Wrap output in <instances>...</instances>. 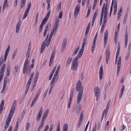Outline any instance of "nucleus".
<instances>
[{
    "instance_id": "f03ea898",
    "label": "nucleus",
    "mask_w": 131,
    "mask_h": 131,
    "mask_svg": "<svg viewBox=\"0 0 131 131\" xmlns=\"http://www.w3.org/2000/svg\"><path fill=\"white\" fill-rule=\"evenodd\" d=\"M82 55V47L80 49L79 52L77 55V57L74 58L72 61V63L71 66L72 70H77L78 67V59L81 57Z\"/></svg>"
},
{
    "instance_id": "412c9836",
    "label": "nucleus",
    "mask_w": 131,
    "mask_h": 131,
    "mask_svg": "<svg viewBox=\"0 0 131 131\" xmlns=\"http://www.w3.org/2000/svg\"><path fill=\"white\" fill-rule=\"evenodd\" d=\"M125 47L126 48L127 44V42L128 40V35L127 32V31L126 32V34L125 37Z\"/></svg>"
},
{
    "instance_id": "a211bd4d",
    "label": "nucleus",
    "mask_w": 131,
    "mask_h": 131,
    "mask_svg": "<svg viewBox=\"0 0 131 131\" xmlns=\"http://www.w3.org/2000/svg\"><path fill=\"white\" fill-rule=\"evenodd\" d=\"M10 50V46L9 45L7 47L5 52V54L4 57V61L5 62L8 54Z\"/></svg>"
},
{
    "instance_id": "58836bf2",
    "label": "nucleus",
    "mask_w": 131,
    "mask_h": 131,
    "mask_svg": "<svg viewBox=\"0 0 131 131\" xmlns=\"http://www.w3.org/2000/svg\"><path fill=\"white\" fill-rule=\"evenodd\" d=\"M41 92V89H40L38 91H37L36 96L35 97V98H36L37 99V98H38V97L39 96V95L40 94Z\"/></svg>"
},
{
    "instance_id": "0e129e2a",
    "label": "nucleus",
    "mask_w": 131,
    "mask_h": 131,
    "mask_svg": "<svg viewBox=\"0 0 131 131\" xmlns=\"http://www.w3.org/2000/svg\"><path fill=\"white\" fill-rule=\"evenodd\" d=\"M47 93H48V90H47L45 91V92H44V93L43 95V96L45 98L46 97V96Z\"/></svg>"
},
{
    "instance_id": "6e6d98bb",
    "label": "nucleus",
    "mask_w": 131,
    "mask_h": 131,
    "mask_svg": "<svg viewBox=\"0 0 131 131\" xmlns=\"http://www.w3.org/2000/svg\"><path fill=\"white\" fill-rule=\"evenodd\" d=\"M63 12L62 11H61L59 14V17L60 19H61L63 16Z\"/></svg>"
},
{
    "instance_id": "c85d7f7f",
    "label": "nucleus",
    "mask_w": 131,
    "mask_h": 131,
    "mask_svg": "<svg viewBox=\"0 0 131 131\" xmlns=\"http://www.w3.org/2000/svg\"><path fill=\"white\" fill-rule=\"evenodd\" d=\"M122 8L121 7L119 9L117 19L119 20L122 15Z\"/></svg>"
},
{
    "instance_id": "393cba45",
    "label": "nucleus",
    "mask_w": 131,
    "mask_h": 131,
    "mask_svg": "<svg viewBox=\"0 0 131 131\" xmlns=\"http://www.w3.org/2000/svg\"><path fill=\"white\" fill-rule=\"evenodd\" d=\"M4 100H2L1 102L0 105V113H2L3 109V108L4 106Z\"/></svg>"
},
{
    "instance_id": "0eeeda50",
    "label": "nucleus",
    "mask_w": 131,
    "mask_h": 131,
    "mask_svg": "<svg viewBox=\"0 0 131 131\" xmlns=\"http://www.w3.org/2000/svg\"><path fill=\"white\" fill-rule=\"evenodd\" d=\"M80 9V5L78 4L76 6L74 12V16L75 18H76L79 14Z\"/></svg>"
},
{
    "instance_id": "9b49d317",
    "label": "nucleus",
    "mask_w": 131,
    "mask_h": 131,
    "mask_svg": "<svg viewBox=\"0 0 131 131\" xmlns=\"http://www.w3.org/2000/svg\"><path fill=\"white\" fill-rule=\"evenodd\" d=\"M67 41V40L66 38L64 39L63 40L61 49V51L62 52H63L65 50L66 46Z\"/></svg>"
},
{
    "instance_id": "20e7f679",
    "label": "nucleus",
    "mask_w": 131,
    "mask_h": 131,
    "mask_svg": "<svg viewBox=\"0 0 131 131\" xmlns=\"http://www.w3.org/2000/svg\"><path fill=\"white\" fill-rule=\"evenodd\" d=\"M60 21V20L59 18L56 17L55 24L54 26V28L51 32L50 35L49 37L50 38H51L52 39V36L53 35H54L56 34L59 25Z\"/></svg>"
},
{
    "instance_id": "13d9d810",
    "label": "nucleus",
    "mask_w": 131,
    "mask_h": 131,
    "mask_svg": "<svg viewBox=\"0 0 131 131\" xmlns=\"http://www.w3.org/2000/svg\"><path fill=\"white\" fill-rule=\"evenodd\" d=\"M44 121L42 120L41 124L39 126L41 127L42 128L44 126Z\"/></svg>"
},
{
    "instance_id": "bb28decb",
    "label": "nucleus",
    "mask_w": 131,
    "mask_h": 131,
    "mask_svg": "<svg viewBox=\"0 0 131 131\" xmlns=\"http://www.w3.org/2000/svg\"><path fill=\"white\" fill-rule=\"evenodd\" d=\"M82 120V112L81 113L80 115V118L79 121V123L78 124V127H80L81 125L82 124L81 121Z\"/></svg>"
},
{
    "instance_id": "dca6fc26",
    "label": "nucleus",
    "mask_w": 131,
    "mask_h": 131,
    "mask_svg": "<svg viewBox=\"0 0 131 131\" xmlns=\"http://www.w3.org/2000/svg\"><path fill=\"white\" fill-rule=\"evenodd\" d=\"M21 23V20H19L17 24L16 30V32L17 33H18L19 31Z\"/></svg>"
},
{
    "instance_id": "603ef678",
    "label": "nucleus",
    "mask_w": 131,
    "mask_h": 131,
    "mask_svg": "<svg viewBox=\"0 0 131 131\" xmlns=\"http://www.w3.org/2000/svg\"><path fill=\"white\" fill-rule=\"evenodd\" d=\"M19 68V67L17 65L15 67L14 69L15 71H14V73L16 74V73L18 72V69Z\"/></svg>"
},
{
    "instance_id": "4c0bfd02",
    "label": "nucleus",
    "mask_w": 131,
    "mask_h": 131,
    "mask_svg": "<svg viewBox=\"0 0 131 131\" xmlns=\"http://www.w3.org/2000/svg\"><path fill=\"white\" fill-rule=\"evenodd\" d=\"M48 26H49L48 24L47 25H46V26L45 28V30L44 33L43 35V36L44 37H45L46 36V34H47V33L48 30Z\"/></svg>"
},
{
    "instance_id": "c756f323",
    "label": "nucleus",
    "mask_w": 131,
    "mask_h": 131,
    "mask_svg": "<svg viewBox=\"0 0 131 131\" xmlns=\"http://www.w3.org/2000/svg\"><path fill=\"white\" fill-rule=\"evenodd\" d=\"M97 15L96 14V13L94 14L92 19V26H93V25H94V23Z\"/></svg>"
},
{
    "instance_id": "49530a36",
    "label": "nucleus",
    "mask_w": 131,
    "mask_h": 131,
    "mask_svg": "<svg viewBox=\"0 0 131 131\" xmlns=\"http://www.w3.org/2000/svg\"><path fill=\"white\" fill-rule=\"evenodd\" d=\"M51 13V10H49L45 17L48 19Z\"/></svg>"
},
{
    "instance_id": "b1692460",
    "label": "nucleus",
    "mask_w": 131,
    "mask_h": 131,
    "mask_svg": "<svg viewBox=\"0 0 131 131\" xmlns=\"http://www.w3.org/2000/svg\"><path fill=\"white\" fill-rule=\"evenodd\" d=\"M26 1H25L21 0L20 7L21 9L25 7L26 5Z\"/></svg>"
},
{
    "instance_id": "09e8293b",
    "label": "nucleus",
    "mask_w": 131,
    "mask_h": 131,
    "mask_svg": "<svg viewBox=\"0 0 131 131\" xmlns=\"http://www.w3.org/2000/svg\"><path fill=\"white\" fill-rule=\"evenodd\" d=\"M31 70V68L29 66L28 69H27V70L26 72H27V74H28L30 73Z\"/></svg>"
},
{
    "instance_id": "f257e3e1",
    "label": "nucleus",
    "mask_w": 131,
    "mask_h": 131,
    "mask_svg": "<svg viewBox=\"0 0 131 131\" xmlns=\"http://www.w3.org/2000/svg\"><path fill=\"white\" fill-rule=\"evenodd\" d=\"M81 84V81L79 80L78 81L76 84V90L77 91H80L78 95L77 103L78 104V105L77 107V109L76 110L77 113L78 115L79 114L81 110V106L79 104L81 100L82 97V91H81L82 89V86Z\"/></svg>"
},
{
    "instance_id": "a18cd8bd",
    "label": "nucleus",
    "mask_w": 131,
    "mask_h": 131,
    "mask_svg": "<svg viewBox=\"0 0 131 131\" xmlns=\"http://www.w3.org/2000/svg\"><path fill=\"white\" fill-rule=\"evenodd\" d=\"M79 49V47H77V48L75 49L73 54V55L74 56L75 54H76Z\"/></svg>"
},
{
    "instance_id": "f704fd0d",
    "label": "nucleus",
    "mask_w": 131,
    "mask_h": 131,
    "mask_svg": "<svg viewBox=\"0 0 131 131\" xmlns=\"http://www.w3.org/2000/svg\"><path fill=\"white\" fill-rule=\"evenodd\" d=\"M18 122H19L18 121V120H17V122L16 123L15 127V128H14V129L13 130H15L16 131H17L18 129L19 126V125L18 124Z\"/></svg>"
},
{
    "instance_id": "aec40b11",
    "label": "nucleus",
    "mask_w": 131,
    "mask_h": 131,
    "mask_svg": "<svg viewBox=\"0 0 131 131\" xmlns=\"http://www.w3.org/2000/svg\"><path fill=\"white\" fill-rule=\"evenodd\" d=\"M7 0H5L3 5V7L2 8L3 11H4L5 8H7L8 7L9 5L7 4Z\"/></svg>"
},
{
    "instance_id": "2eb2a0df",
    "label": "nucleus",
    "mask_w": 131,
    "mask_h": 131,
    "mask_svg": "<svg viewBox=\"0 0 131 131\" xmlns=\"http://www.w3.org/2000/svg\"><path fill=\"white\" fill-rule=\"evenodd\" d=\"M49 112V110L48 109H47L46 111H45V112L44 113L42 117V120H43V121H45L46 119V118L48 115V114Z\"/></svg>"
},
{
    "instance_id": "680f3d73",
    "label": "nucleus",
    "mask_w": 131,
    "mask_h": 131,
    "mask_svg": "<svg viewBox=\"0 0 131 131\" xmlns=\"http://www.w3.org/2000/svg\"><path fill=\"white\" fill-rule=\"evenodd\" d=\"M17 50H16L14 52V53H13V56L12 57V59H14V58L15 57L16 54V53H17Z\"/></svg>"
},
{
    "instance_id": "72a5a7b5",
    "label": "nucleus",
    "mask_w": 131,
    "mask_h": 131,
    "mask_svg": "<svg viewBox=\"0 0 131 131\" xmlns=\"http://www.w3.org/2000/svg\"><path fill=\"white\" fill-rule=\"evenodd\" d=\"M113 2H114V0H112V4H111V8H110V16L111 14L112 13V10L113 9Z\"/></svg>"
},
{
    "instance_id": "864d4df0",
    "label": "nucleus",
    "mask_w": 131,
    "mask_h": 131,
    "mask_svg": "<svg viewBox=\"0 0 131 131\" xmlns=\"http://www.w3.org/2000/svg\"><path fill=\"white\" fill-rule=\"evenodd\" d=\"M58 76H53V78L52 79L54 80L55 81V82H56L58 80Z\"/></svg>"
},
{
    "instance_id": "c9c22d12",
    "label": "nucleus",
    "mask_w": 131,
    "mask_h": 131,
    "mask_svg": "<svg viewBox=\"0 0 131 131\" xmlns=\"http://www.w3.org/2000/svg\"><path fill=\"white\" fill-rule=\"evenodd\" d=\"M48 19L45 17L42 20V23L41 25L43 26L46 23Z\"/></svg>"
},
{
    "instance_id": "e2e57ef3",
    "label": "nucleus",
    "mask_w": 131,
    "mask_h": 131,
    "mask_svg": "<svg viewBox=\"0 0 131 131\" xmlns=\"http://www.w3.org/2000/svg\"><path fill=\"white\" fill-rule=\"evenodd\" d=\"M28 13H26V12H25V13L24 14V16L23 17V19H24L26 17H27V15Z\"/></svg>"
},
{
    "instance_id": "a19ab883",
    "label": "nucleus",
    "mask_w": 131,
    "mask_h": 131,
    "mask_svg": "<svg viewBox=\"0 0 131 131\" xmlns=\"http://www.w3.org/2000/svg\"><path fill=\"white\" fill-rule=\"evenodd\" d=\"M68 128V125L67 124H65L63 126V131H67Z\"/></svg>"
},
{
    "instance_id": "338daca9",
    "label": "nucleus",
    "mask_w": 131,
    "mask_h": 131,
    "mask_svg": "<svg viewBox=\"0 0 131 131\" xmlns=\"http://www.w3.org/2000/svg\"><path fill=\"white\" fill-rule=\"evenodd\" d=\"M90 29H87L86 28V29L85 31V35H86V36H87V35H88V33L89 32Z\"/></svg>"
},
{
    "instance_id": "6e6552de",
    "label": "nucleus",
    "mask_w": 131,
    "mask_h": 131,
    "mask_svg": "<svg viewBox=\"0 0 131 131\" xmlns=\"http://www.w3.org/2000/svg\"><path fill=\"white\" fill-rule=\"evenodd\" d=\"M108 37V31L107 30H106L104 33V44L105 47L106 45L107 42Z\"/></svg>"
},
{
    "instance_id": "de8ad7c7",
    "label": "nucleus",
    "mask_w": 131,
    "mask_h": 131,
    "mask_svg": "<svg viewBox=\"0 0 131 131\" xmlns=\"http://www.w3.org/2000/svg\"><path fill=\"white\" fill-rule=\"evenodd\" d=\"M31 83H30V82H28L27 83V88L26 89V90H27L28 91L29 89V88L30 87V86L31 84Z\"/></svg>"
},
{
    "instance_id": "e433bc0d",
    "label": "nucleus",
    "mask_w": 131,
    "mask_h": 131,
    "mask_svg": "<svg viewBox=\"0 0 131 131\" xmlns=\"http://www.w3.org/2000/svg\"><path fill=\"white\" fill-rule=\"evenodd\" d=\"M55 53H55V51H53L51 55V56L50 57V60H54V56L55 54Z\"/></svg>"
},
{
    "instance_id": "4468645a",
    "label": "nucleus",
    "mask_w": 131,
    "mask_h": 131,
    "mask_svg": "<svg viewBox=\"0 0 131 131\" xmlns=\"http://www.w3.org/2000/svg\"><path fill=\"white\" fill-rule=\"evenodd\" d=\"M105 5V3H104V5L102 8V12L101 14V17L100 20V25H101L102 22L103 16L104 13V7Z\"/></svg>"
},
{
    "instance_id": "5fc2aeb1",
    "label": "nucleus",
    "mask_w": 131,
    "mask_h": 131,
    "mask_svg": "<svg viewBox=\"0 0 131 131\" xmlns=\"http://www.w3.org/2000/svg\"><path fill=\"white\" fill-rule=\"evenodd\" d=\"M128 17H125L124 16L123 21V24H125L126 23V21Z\"/></svg>"
},
{
    "instance_id": "cd10ccee",
    "label": "nucleus",
    "mask_w": 131,
    "mask_h": 131,
    "mask_svg": "<svg viewBox=\"0 0 131 131\" xmlns=\"http://www.w3.org/2000/svg\"><path fill=\"white\" fill-rule=\"evenodd\" d=\"M104 13L105 14L104 17L103 22L106 23L107 17V12L104 11Z\"/></svg>"
},
{
    "instance_id": "37998d69",
    "label": "nucleus",
    "mask_w": 131,
    "mask_h": 131,
    "mask_svg": "<svg viewBox=\"0 0 131 131\" xmlns=\"http://www.w3.org/2000/svg\"><path fill=\"white\" fill-rule=\"evenodd\" d=\"M30 127V124L29 122H27L26 125V128L27 131H28Z\"/></svg>"
},
{
    "instance_id": "1a4fd4ad",
    "label": "nucleus",
    "mask_w": 131,
    "mask_h": 131,
    "mask_svg": "<svg viewBox=\"0 0 131 131\" xmlns=\"http://www.w3.org/2000/svg\"><path fill=\"white\" fill-rule=\"evenodd\" d=\"M110 49L109 48H107V49L106 50L105 52V60L107 64H108V61L109 59H110Z\"/></svg>"
},
{
    "instance_id": "a878e982",
    "label": "nucleus",
    "mask_w": 131,
    "mask_h": 131,
    "mask_svg": "<svg viewBox=\"0 0 131 131\" xmlns=\"http://www.w3.org/2000/svg\"><path fill=\"white\" fill-rule=\"evenodd\" d=\"M113 4L114 5V11H116L117 9V4L116 0H115L114 1Z\"/></svg>"
},
{
    "instance_id": "3c124183",
    "label": "nucleus",
    "mask_w": 131,
    "mask_h": 131,
    "mask_svg": "<svg viewBox=\"0 0 131 131\" xmlns=\"http://www.w3.org/2000/svg\"><path fill=\"white\" fill-rule=\"evenodd\" d=\"M61 2H60L58 5L57 9L58 10H60L61 9Z\"/></svg>"
},
{
    "instance_id": "69168bd1",
    "label": "nucleus",
    "mask_w": 131,
    "mask_h": 131,
    "mask_svg": "<svg viewBox=\"0 0 131 131\" xmlns=\"http://www.w3.org/2000/svg\"><path fill=\"white\" fill-rule=\"evenodd\" d=\"M18 0H15V2L14 3V5L15 7H16L17 6V4Z\"/></svg>"
},
{
    "instance_id": "6ab92c4d",
    "label": "nucleus",
    "mask_w": 131,
    "mask_h": 131,
    "mask_svg": "<svg viewBox=\"0 0 131 131\" xmlns=\"http://www.w3.org/2000/svg\"><path fill=\"white\" fill-rule=\"evenodd\" d=\"M87 38V36H85L84 37L83 42L82 43V54L83 53V51L84 49V47L86 44V40Z\"/></svg>"
},
{
    "instance_id": "7c9ffc66",
    "label": "nucleus",
    "mask_w": 131,
    "mask_h": 131,
    "mask_svg": "<svg viewBox=\"0 0 131 131\" xmlns=\"http://www.w3.org/2000/svg\"><path fill=\"white\" fill-rule=\"evenodd\" d=\"M72 60V58L71 57H69L67 61V65L66 67L68 66L71 63Z\"/></svg>"
},
{
    "instance_id": "f3484780",
    "label": "nucleus",
    "mask_w": 131,
    "mask_h": 131,
    "mask_svg": "<svg viewBox=\"0 0 131 131\" xmlns=\"http://www.w3.org/2000/svg\"><path fill=\"white\" fill-rule=\"evenodd\" d=\"M11 119H11L7 118L6 120V124L5 125L4 127L5 130L7 129V128H8L10 124V123L11 121Z\"/></svg>"
},
{
    "instance_id": "4d7b16f0",
    "label": "nucleus",
    "mask_w": 131,
    "mask_h": 131,
    "mask_svg": "<svg viewBox=\"0 0 131 131\" xmlns=\"http://www.w3.org/2000/svg\"><path fill=\"white\" fill-rule=\"evenodd\" d=\"M17 101L15 100L13 102V104L12 105V107H15V106H16V103Z\"/></svg>"
},
{
    "instance_id": "774afa93",
    "label": "nucleus",
    "mask_w": 131,
    "mask_h": 131,
    "mask_svg": "<svg viewBox=\"0 0 131 131\" xmlns=\"http://www.w3.org/2000/svg\"><path fill=\"white\" fill-rule=\"evenodd\" d=\"M58 126L57 127V130L56 131H60V124L59 123L58 124Z\"/></svg>"
},
{
    "instance_id": "9d476101",
    "label": "nucleus",
    "mask_w": 131,
    "mask_h": 131,
    "mask_svg": "<svg viewBox=\"0 0 131 131\" xmlns=\"http://www.w3.org/2000/svg\"><path fill=\"white\" fill-rule=\"evenodd\" d=\"M15 107H11L9 114L7 118L12 119L13 115L15 111Z\"/></svg>"
},
{
    "instance_id": "7ed1b4c3",
    "label": "nucleus",
    "mask_w": 131,
    "mask_h": 131,
    "mask_svg": "<svg viewBox=\"0 0 131 131\" xmlns=\"http://www.w3.org/2000/svg\"><path fill=\"white\" fill-rule=\"evenodd\" d=\"M49 34L47 35L46 39L42 43L41 48L40 52L41 53H42L43 52L46 47V46L47 47H48L50 43L51 39L49 37Z\"/></svg>"
},
{
    "instance_id": "8fccbe9b",
    "label": "nucleus",
    "mask_w": 131,
    "mask_h": 131,
    "mask_svg": "<svg viewBox=\"0 0 131 131\" xmlns=\"http://www.w3.org/2000/svg\"><path fill=\"white\" fill-rule=\"evenodd\" d=\"M54 73V72H53V71H51V72L50 73V75L49 77V80H51L52 78V77L53 74Z\"/></svg>"
},
{
    "instance_id": "ddd939ff",
    "label": "nucleus",
    "mask_w": 131,
    "mask_h": 131,
    "mask_svg": "<svg viewBox=\"0 0 131 131\" xmlns=\"http://www.w3.org/2000/svg\"><path fill=\"white\" fill-rule=\"evenodd\" d=\"M73 96V92H71L70 93L69 100L68 101V108H70V107L71 102L72 100Z\"/></svg>"
},
{
    "instance_id": "052dcab7",
    "label": "nucleus",
    "mask_w": 131,
    "mask_h": 131,
    "mask_svg": "<svg viewBox=\"0 0 131 131\" xmlns=\"http://www.w3.org/2000/svg\"><path fill=\"white\" fill-rule=\"evenodd\" d=\"M125 127L124 125H122L121 126V131H123L125 129Z\"/></svg>"
},
{
    "instance_id": "39448f33",
    "label": "nucleus",
    "mask_w": 131,
    "mask_h": 131,
    "mask_svg": "<svg viewBox=\"0 0 131 131\" xmlns=\"http://www.w3.org/2000/svg\"><path fill=\"white\" fill-rule=\"evenodd\" d=\"M30 54V51H27V52L26 57L27 59L26 60L24 65L23 73L25 74L29 66V61L28 59L29 57Z\"/></svg>"
},
{
    "instance_id": "bf43d9fd",
    "label": "nucleus",
    "mask_w": 131,
    "mask_h": 131,
    "mask_svg": "<svg viewBox=\"0 0 131 131\" xmlns=\"http://www.w3.org/2000/svg\"><path fill=\"white\" fill-rule=\"evenodd\" d=\"M109 121H107L106 122V123L105 125V130H106V129H107V127L108 125H109Z\"/></svg>"
},
{
    "instance_id": "473e14b6",
    "label": "nucleus",
    "mask_w": 131,
    "mask_h": 131,
    "mask_svg": "<svg viewBox=\"0 0 131 131\" xmlns=\"http://www.w3.org/2000/svg\"><path fill=\"white\" fill-rule=\"evenodd\" d=\"M43 110V108L42 107H41V108H40V110L39 111V112L38 114L37 115L38 116H40L41 117L42 114Z\"/></svg>"
},
{
    "instance_id": "5701e85b",
    "label": "nucleus",
    "mask_w": 131,
    "mask_h": 131,
    "mask_svg": "<svg viewBox=\"0 0 131 131\" xmlns=\"http://www.w3.org/2000/svg\"><path fill=\"white\" fill-rule=\"evenodd\" d=\"M111 100H109L108 102L107 103V106L106 108V111L105 112V115H106L107 114L109 108V107H110V103H111Z\"/></svg>"
},
{
    "instance_id": "f8f14e48",
    "label": "nucleus",
    "mask_w": 131,
    "mask_h": 131,
    "mask_svg": "<svg viewBox=\"0 0 131 131\" xmlns=\"http://www.w3.org/2000/svg\"><path fill=\"white\" fill-rule=\"evenodd\" d=\"M99 76L100 79L101 80L102 79L103 77V66L102 65L100 69Z\"/></svg>"
},
{
    "instance_id": "c03bdc74",
    "label": "nucleus",
    "mask_w": 131,
    "mask_h": 131,
    "mask_svg": "<svg viewBox=\"0 0 131 131\" xmlns=\"http://www.w3.org/2000/svg\"><path fill=\"white\" fill-rule=\"evenodd\" d=\"M9 79L6 76L5 78H4V82L7 83V82H9Z\"/></svg>"
},
{
    "instance_id": "4be33fe9",
    "label": "nucleus",
    "mask_w": 131,
    "mask_h": 131,
    "mask_svg": "<svg viewBox=\"0 0 131 131\" xmlns=\"http://www.w3.org/2000/svg\"><path fill=\"white\" fill-rule=\"evenodd\" d=\"M10 66L7 67L6 68V75L8 76H9L10 74Z\"/></svg>"
},
{
    "instance_id": "ea45409f",
    "label": "nucleus",
    "mask_w": 131,
    "mask_h": 131,
    "mask_svg": "<svg viewBox=\"0 0 131 131\" xmlns=\"http://www.w3.org/2000/svg\"><path fill=\"white\" fill-rule=\"evenodd\" d=\"M34 75V72H33L32 73V74H31V75L30 76V79L28 80V82H30V83H31V82L32 80V79L33 78Z\"/></svg>"
},
{
    "instance_id": "2f4dec72",
    "label": "nucleus",
    "mask_w": 131,
    "mask_h": 131,
    "mask_svg": "<svg viewBox=\"0 0 131 131\" xmlns=\"http://www.w3.org/2000/svg\"><path fill=\"white\" fill-rule=\"evenodd\" d=\"M31 6V2H30V3L28 5L27 8V9H26L25 10V12L27 13H28L29 10H30V8Z\"/></svg>"
},
{
    "instance_id": "423d86ee",
    "label": "nucleus",
    "mask_w": 131,
    "mask_h": 131,
    "mask_svg": "<svg viewBox=\"0 0 131 131\" xmlns=\"http://www.w3.org/2000/svg\"><path fill=\"white\" fill-rule=\"evenodd\" d=\"M100 90L99 87L97 86L95 87L94 89V92L96 98V101L99 100L100 98Z\"/></svg>"
},
{
    "instance_id": "79ce46f5",
    "label": "nucleus",
    "mask_w": 131,
    "mask_h": 131,
    "mask_svg": "<svg viewBox=\"0 0 131 131\" xmlns=\"http://www.w3.org/2000/svg\"><path fill=\"white\" fill-rule=\"evenodd\" d=\"M106 5H105V7H104V11L107 12V7L108 6V0L107 1H106Z\"/></svg>"
}]
</instances>
